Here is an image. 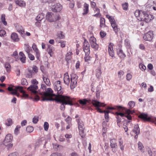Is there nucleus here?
<instances>
[{"instance_id": "obj_1", "label": "nucleus", "mask_w": 156, "mask_h": 156, "mask_svg": "<svg viewBox=\"0 0 156 156\" xmlns=\"http://www.w3.org/2000/svg\"><path fill=\"white\" fill-rule=\"evenodd\" d=\"M53 91L51 88H48L46 92L43 93V101H55L57 102L61 103L60 109L61 110H64L65 108V105H73V99L70 97L66 96H57L54 98H53V96L55 95L53 94Z\"/></svg>"}, {"instance_id": "obj_2", "label": "nucleus", "mask_w": 156, "mask_h": 156, "mask_svg": "<svg viewBox=\"0 0 156 156\" xmlns=\"http://www.w3.org/2000/svg\"><path fill=\"white\" fill-rule=\"evenodd\" d=\"M12 140L13 136L10 134H8L5 137L3 144L8 150L11 148L13 146V144L12 143Z\"/></svg>"}, {"instance_id": "obj_3", "label": "nucleus", "mask_w": 156, "mask_h": 156, "mask_svg": "<svg viewBox=\"0 0 156 156\" xmlns=\"http://www.w3.org/2000/svg\"><path fill=\"white\" fill-rule=\"evenodd\" d=\"M46 19L49 22H54L60 19V17L58 14L48 12L46 15Z\"/></svg>"}, {"instance_id": "obj_4", "label": "nucleus", "mask_w": 156, "mask_h": 156, "mask_svg": "<svg viewBox=\"0 0 156 156\" xmlns=\"http://www.w3.org/2000/svg\"><path fill=\"white\" fill-rule=\"evenodd\" d=\"M138 117L143 119L144 122H150L154 123L155 122H156V117L152 116L148 117L147 114L144 113L141 114L139 115Z\"/></svg>"}, {"instance_id": "obj_5", "label": "nucleus", "mask_w": 156, "mask_h": 156, "mask_svg": "<svg viewBox=\"0 0 156 156\" xmlns=\"http://www.w3.org/2000/svg\"><path fill=\"white\" fill-rule=\"evenodd\" d=\"M55 91L57 92V94L53 96L56 97L57 96H63L62 94L63 93L62 89L61 84L60 81L59 80L55 82Z\"/></svg>"}, {"instance_id": "obj_6", "label": "nucleus", "mask_w": 156, "mask_h": 156, "mask_svg": "<svg viewBox=\"0 0 156 156\" xmlns=\"http://www.w3.org/2000/svg\"><path fill=\"white\" fill-rule=\"evenodd\" d=\"M146 12L142 11L136 10L135 12V15L137 19L140 21H144Z\"/></svg>"}, {"instance_id": "obj_7", "label": "nucleus", "mask_w": 156, "mask_h": 156, "mask_svg": "<svg viewBox=\"0 0 156 156\" xmlns=\"http://www.w3.org/2000/svg\"><path fill=\"white\" fill-rule=\"evenodd\" d=\"M78 76L75 74H72L71 76L70 88L74 89L77 85Z\"/></svg>"}, {"instance_id": "obj_8", "label": "nucleus", "mask_w": 156, "mask_h": 156, "mask_svg": "<svg viewBox=\"0 0 156 156\" xmlns=\"http://www.w3.org/2000/svg\"><path fill=\"white\" fill-rule=\"evenodd\" d=\"M91 103L96 108L97 111L100 113H103L104 112V111H102L100 108L101 107H104L105 106L103 105V103H101L96 100H92Z\"/></svg>"}, {"instance_id": "obj_9", "label": "nucleus", "mask_w": 156, "mask_h": 156, "mask_svg": "<svg viewBox=\"0 0 156 156\" xmlns=\"http://www.w3.org/2000/svg\"><path fill=\"white\" fill-rule=\"evenodd\" d=\"M76 121L78 125V128L79 131V134L82 137H83L84 130L85 128L83 122L80 119H77Z\"/></svg>"}, {"instance_id": "obj_10", "label": "nucleus", "mask_w": 156, "mask_h": 156, "mask_svg": "<svg viewBox=\"0 0 156 156\" xmlns=\"http://www.w3.org/2000/svg\"><path fill=\"white\" fill-rule=\"evenodd\" d=\"M91 47L95 50H98L99 46L96 43V39L94 37H91L89 40Z\"/></svg>"}, {"instance_id": "obj_11", "label": "nucleus", "mask_w": 156, "mask_h": 156, "mask_svg": "<svg viewBox=\"0 0 156 156\" xmlns=\"http://www.w3.org/2000/svg\"><path fill=\"white\" fill-rule=\"evenodd\" d=\"M38 88L37 86L36 85H31L27 88V90L32 95H37L38 93L37 91Z\"/></svg>"}, {"instance_id": "obj_12", "label": "nucleus", "mask_w": 156, "mask_h": 156, "mask_svg": "<svg viewBox=\"0 0 156 156\" xmlns=\"http://www.w3.org/2000/svg\"><path fill=\"white\" fill-rule=\"evenodd\" d=\"M90 44L87 40L84 39L83 43V48L85 53L90 54Z\"/></svg>"}, {"instance_id": "obj_13", "label": "nucleus", "mask_w": 156, "mask_h": 156, "mask_svg": "<svg viewBox=\"0 0 156 156\" xmlns=\"http://www.w3.org/2000/svg\"><path fill=\"white\" fill-rule=\"evenodd\" d=\"M62 5L59 3H56L51 6V9L53 11L56 12H60L62 9Z\"/></svg>"}, {"instance_id": "obj_14", "label": "nucleus", "mask_w": 156, "mask_h": 156, "mask_svg": "<svg viewBox=\"0 0 156 156\" xmlns=\"http://www.w3.org/2000/svg\"><path fill=\"white\" fill-rule=\"evenodd\" d=\"M154 36L153 32L152 31H149L145 34L143 36V38L146 41H151Z\"/></svg>"}, {"instance_id": "obj_15", "label": "nucleus", "mask_w": 156, "mask_h": 156, "mask_svg": "<svg viewBox=\"0 0 156 156\" xmlns=\"http://www.w3.org/2000/svg\"><path fill=\"white\" fill-rule=\"evenodd\" d=\"M34 52L35 53V56L37 60H39L41 55L40 52L35 43H33L32 46Z\"/></svg>"}, {"instance_id": "obj_16", "label": "nucleus", "mask_w": 156, "mask_h": 156, "mask_svg": "<svg viewBox=\"0 0 156 156\" xmlns=\"http://www.w3.org/2000/svg\"><path fill=\"white\" fill-rule=\"evenodd\" d=\"M113 44L112 43H110L108 46V50L109 54L112 57H114V52L113 49Z\"/></svg>"}, {"instance_id": "obj_17", "label": "nucleus", "mask_w": 156, "mask_h": 156, "mask_svg": "<svg viewBox=\"0 0 156 156\" xmlns=\"http://www.w3.org/2000/svg\"><path fill=\"white\" fill-rule=\"evenodd\" d=\"M16 29L17 31L20 35L21 36L23 37H24L23 35L25 31L23 27L20 25H18L16 27Z\"/></svg>"}, {"instance_id": "obj_18", "label": "nucleus", "mask_w": 156, "mask_h": 156, "mask_svg": "<svg viewBox=\"0 0 156 156\" xmlns=\"http://www.w3.org/2000/svg\"><path fill=\"white\" fill-rule=\"evenodd\" d=\"M11 38L14 42H18L20 41L18 34L16 33L13 32L11 34Z\"/></svg>"}, {"instance_id": "obj_19", "label": "nucleus", "mask_w": 156, "mask_h": 156, "mask_svg": "<svg viewBox=\"0 0 156 156\" xmlns=\"http://www.w3.org/2000/svg\"><path fill=\"white\" fill-rule=\"evenodd\" d=\"M89 12V5L86 3H85L83 5V12L82 14L85 15L87 14Z\"/></svg>"}, {"instance_id": "obj_20", "label": "nucleus", "mask_w": 156, "mask_h": 156, "mask_svg": "<svg viewBox=\"0 0 156 156\" xmlns=\"http://www.w3.org/2000/svg\"><path fill=\"white\" fill-rule=\"evenodd\" d=\"M107 109L110 110H117L119 112H121L125 109V108L121 106H115L113 107H107Z\"/></svg>"}, {"instance_id": "obj_21", "label": "nucleus", "mask_w": 156, "mask_h": 156, "mask_svg": "<svg viewBox=\"0 0 156 156\" xmlns=\"http://www.w3.org/2000/svg\"><path fill=\"white\" fill-rule=\"evenodd\" d=\"M107 109L110 110H117L119 112H121L125 109V108L121 106H115L113 107H107Z\"/></svg>"}, {"instance_id": "obj_22", "label": "nucleus", "mask_w": 156, "mask_h": 156, "mask_svg": "<svg viewBox=\"0 0 156 156\" xmlns=\"http://www.w3.org/2000/svg\"><path fill=\"white\" fill-rule=\"evenodd\" d=\"M8 91H10V94L12 95H15L16 96L19 97V94L18 93L17 90L14 89L12 87H9L8 88Z\"/></svg>"}, {"instance_id": "obj_23", "label": "nucleus", "mask_w": 156, "mask_h": 156, "mask_svg": "<svg viewBox=\"0 0 156 156\" xmlns=\"http://www.w3.org/2000/svg\"><path fill=\"white\" fill-rule=\"evenodd\" d=\"M19 58L20 60L23 63L26 62V57L23 52L21 51L19 53Z\"/></svg>"}, {"instance_id": "obj_24", "label": "nucleus", "mask_w": 156, "mask_h": 156, "mask_svg": "<svg viewBox=\"0 0 156 156\" xmlns=\"http://www.w3.org/2000/svg\"><path fill=\"white\" fill-rule=\"evenodd\" d=\"M125 111V114H127V115L125 116L129 120H131L132 119L131 116L130 115V114H132L134 112L132 110H131L130 109H124Z\"/></svg>"}, {"instance_id": "obj_25", "label": "nucleus", "mask_w": 156, "mask_h": 156, "mask_svg": "<svg viewBox=\"0 0 156 156\" xmlns=\"http://www.w3.org/2000/svg\"><path fill=\"white\" fill-rule=\"evenodd\" d=\"M154 17L152 15L146 13L144 21L146 23L149 22L154 19Z\"/></svg>"}, {"instance_id": "obj_26", "label": "nucleus", "mask_w": 156, "mask_h": 156, "mask_svg": "<svg viewBox=\"0 0 156 156\" xmlns=\"http://www.w3.org/2000/svg\"><path fill=\"white\" fill-rule=\"evenodd\" d=\"M64 81L65 83L68 85L70 82V79L68 73L64 74Z\"/></svg>"}, {"instance_id": "obj_27", "label": "nucleus", "mask_w": 156, "mask_h": 156, "mask_svg": "<svg viewBox=\"0 0 156 156\" xmlns=\"http://www.w3.org/2000/svg\"><path fill=\"white\" fill-rule=\"evenodd\" d=\"M24 49L25 51L26 52L27 54L30 53V52L32 51L31 47L28 43L24 44Z\"/></svg>"}, {"instance_id": "obj_28", "label": "nucleus", "mask_w": 156, "mask_h": 156, "mask_svg": "<svg viewBox=\"0 0 156 156\" xmlns=\"http://www.w3.org/2000/svg\"><path fill=\"white\" fill-rule=\"evenodd\" d=\"M117 54L119 57L121 58L124 59L126 56V55L124 53L122 50L121 49H120L117 51Z\"/></svg>"}, {"instance_id": "obj_29", "label": "nucleus", "mask_w": 156, "mask_h": 156, "mask_svg": "<svg viewBox=\"0 0 156 156\" xmlns=\"http://www.w3.org/2000/svg\"><path fill=\"white\" fill-rule=\"evenodd\" d=\"M110 146L112 148H116L117 147L116 140L114 139H112L110 140Z\"/></svg>"}, {"instance_id": "obj_30", "label": "nucleus", "mask_w": 156, "mask_h": 156, "mask_svg": "<svg viewBox=\"0 0 156 156\" xmlns=\"http://www.w3.org/2000/svg\"><path fill=\"white\" fill-rule=\"evenodd\" d=\"M73 54L71 51H68L66 55L65 59L66 62H68L72 58L71 55Z\"/></svg>"}, {"instance_id": "obj_31", "label": "nucleus", "mask_w": 156, "mask_h": 156, "mask_svg": "<svg viewBox=\"0 0 156 156\" xmlns=\"http://www.w3.org/2000/svg\"><path fill=\"white\" fill-rule=\"evenodd\" d=\"M140 129L138 124H136L135 125L133 129V132L135 133L137 135H138L140 133Z\"/></svg>"}, {"instance_id": "obj_32", "label": "nucleus", "mask_w": 156, "mask_h": 156, "mask_svg": "<svg viewBox=\"0 0 156 156\" xmlns=\"http://www.w3.org/2000/svg\"><path fill=\"white\" fill-rule=\"evenodd\" d=\"M43 79L45 84L48 86H50L51 83L49 79L46 76H43Z\"/></svg>"}, {"instance_id": "obj_33", "label": "nucleus", "mask_w": 156, "mask_h": 156, "mask_svg": "<svg viewBox=\"0 0 156 156\" xmlns=\"http://www.w3.org/2000/svg\"><path fill=\"white\" fill-rule=\"evenodd\" d=\"M90 54L85 53V56L84 57V60L85 62L89 63L90 61L91 57L89 55Z\"/></svg>"}, {"instance_id": "obj_34", "label": "nucleus", "mask_w": 156, "mask_h": 156, "mask_svg": "<svg viewBox=\"0 0 156 156\" xmlns=\"http://www.w3.org/2000/svg\"><path fill=\"white\" fill-rule=\"evenodd\" d=\"M94 12H97V13L93 15L94 16L96 17H99L101 16L100 13V9L97 7L95 8V10H94Z\"/></svg>"}, {"instance_id": "obj_35", "label": "nucleus", "mask_w": 156, "mask_h": 156, "mask_svg": "<svg viewBox=\"0 0 156 156\" xmlns=\"http://www.w3.org/2000/svg\"><path fill=\"white\" fill-rule=\"evenodd\" d=\"M47 45L48 46V48H47V51L50 55L51 56L53 54V47L50 45Z\"/></svg>"}, {"instance_id": "obj_36", "label": "nucleus", "mask_w": 156, "mask_h": 156, "mask_svg": "<svg viewBox=\"0 0 156 156\" xmlns=\"http://www.w3.org/2000/svg\"><path fill=\"white\" fill-rule=\"evenodd\" d=\"M15 2L16 4L20 6H23L24 5L25 3H23V0H15Z\"/></svg>"}, {"instance_id": "obj_37", "label": "nucleus", "mask_w": 156, "mask_h": 156, "mask_svg": "<svg viewBox=\"0 0 156 156\" xmlns=\"http://www.w3.org/2000/svg\"><path fill=\"white\" fill-rule=\"evenodd\" d=\"M12 124V120L11 118H8L5 121V124L8 126H10Z\"/></svg>"}, {"instance_id": "obj_38", "label": "nucleus", "mask_w": 156, "mask_h": 156, "mask_svg": "<svg viewBox=\"0 0 156 156\" xmlns=\"http://www.w3.org/2000/svg\"><path fill=\"white\" fill-rule=\"evenodd\" d=\"M100 26L101 27H105V20L104 18L101 17L100 18Z\"/></svg>"}, {"instance_id": "obj_39", "label": "nucleus", "mask_w": 156, "mask_h": 156, "mask_svg": "<svg viewBox=\"0 0 156 156\" xmlns=\"http://www.w3.org/2000/svg\"><path fill=\"white\" fill-rule=\"evenodd\" d=\"M106 17L108 19L111 23L116 21L114 18L112 16H110L109 15H107Z\"/></svg>"}, {"instance_id": "obj_40", "label": "nucleus", "mask_w": 156, "mask_h": 156, "mask_svg": "<svg viewBox=\"0 0 156 156\" xmlns=\"http://www.w3.org/2000/svg\"><path fill=\"white\" fill-rule=\"evenodd\" d=\"M5 67L6 69L7 72H9L11 70V66L10 63H5Z\"/></svg>"}, {"instance_id": "obj_41", "label": "nucleus", "mask_w": 156, "mask_h": 156, "mask_svg": "<svg viewBox=\"0 0 156 156\" xmlns=\"http://www.w3.org/2000/svg\"><path fill=\"white\" fill-rule=\"evenodd\" d=\"M44 18V14L42 13L39 14L37 17L36 19L37 21H41Z\"/></svg>"}, {"instance_id": "obj_42", "label": "nucleus", "mask_w": 156, "mask_h": 156, "mask_svg": "<svg viewBox=\"0 0 156 156\" xmlns=\"http://www.w3.org/2000/svg\"><path fill=\"white\" fill-rule=\"evenodd\" d=\"M119 147L121 150L123 151L124 149V146L123 145V141L121 140V139H120L119 140Z\"/></svg>"}, {"instance_id": "obj_43", "label": "nucleus", "mask_w": 156, "mask_h": 156, "mask_svg": "<svg viewBox=\"0 0 156 156\" xmlns=\"http://www.w3.org/2000/svg\"><path fill=\"white\" fill-rule=\"evenodd\" d=\"M122 7L123 10L126 11L128 9V4L127 2H125L122 4Z\"/></svg>"}, {"instance_id": "obj_44", "label": "nucleus", "mask_w": 156, "mask_h": 156, "mask_svg": "<svg viewBox=\"0 0 156 156\" xmlns=\"http://www.w3.org/2000/svg\"><path fill=\"white\" fill-rule=\"evenodd\" d=\"M135 105V103L133 101H129L128 104V105L129 106V109H132Z\"/></svg>"}, {"instance_id": "obj_45", "label": "nucleus", "mask_w": 156, "mask_h": 156, "mask_svg": "<svg viewBox=\"0 0 156 156\" xmlns=\"http://www.w3.org/2000/svg\"><path fill=\"white\" fill-rule=\"evenodd\" d=\"M1 20L3 24L6 25L7 24V22L5 21V14H2L1 15Z\"/></svg>"}, {"instance_id": "obj_46", "label": "nucleus", "mask_w": 156, "mask_h": 156, "mask_svg": "<svg viewBox=\"0 0 156 156\" xmlns=\"http://www.w3.org/2000/svg\"><path fill=\"white\" fill-rule=\"evenodd\" d=\"M105 117L106 119L108 120L109 119L108 114L110 112L109 110H104Z\"/></svg>"}, {"instance_id": "obj_47", "label": "nucleus", "mask_w": 156, "mask_h": 156, "mask_svg": "<svg viewBox=\"0 0 156 156\" xmlns=\"http://www.w3.org/2000/svg\"><path fill=\"white\" fill-rule=\"evenodd\" d=\"M62 33V31L58 32L57 35V37L62 39H64L65 37V36Z\"/></svg>"}, {"instance_id": "obj_48", "label": "nucleus", "mask_w": 156, "mask_h": 156, "mask_svg": "<svg viewBox=\"0 0 156 156\" xmlns=\"http://www.w3.org/2000/svg\"><path fill=\"white\" fill-rule=\"evenodd\" d=\"M21 84L23 85H27L28 83L27 80L25 78H22L21 80Z\"/></svg>"}, {"instance_id": "obj_49", "label": "nucleus", "mask_w": 156, "mask_h": 156, "mask_svg": "<svg viewBox=\"0 0 156 156\" xmlns=\"http://www.w3.org/2000/svg\"><path fill=\"white\" fill-rule=\"evenodd\" d=\"M124 74V73L123 71L122 70H120L118 72V76L119 78L121 79V77L122 76H123Z\"/></svg>"}, {"instance_id": "obj_50", "label": "nucleus", "mask_w": 156, "mask_h": 156, "mask_svg": "<svg viewBox=\"0 0 156 156\" xmlns=\"http://www.w3.org/2000/svg\"><path fill=\"white\" fill-rule=\"evenodd\" d=\"M34 130L33 127L30 126H29L27 127L26 128V130L27 132L28 133H31Z\"/></svg>"}, {"instance_id": "obj_51", "label": "nucleus", "mask_w": 156, "mask_h": 156, "mask_svg": "<svg viewBox=\"0 0 156 156\" xmlns=\"http://www.w3.org/2000/svg\"><path fill=\"white\" fill-rule=\"evenodd\" d=\"M16 89L19 90V91L21 93H22L25 91L23 90V87L22 86H17L16 87Z\"/></svg>"}, {"instance_id": "obj_52", "label": "nucleus", "mask_w": 156, "mask_h": 156, "mask_svg": "<svg viewBox=\"0 0 156 156\" xmlns=\"http://www.w3.org/2000/svg\"><path fill=\"white\" fill-rule=\"evenodd\" d=\"M49 124L47 122H45L44 125V128L45 131H47L48 129Z\"/></svg>"}, {"instance_id": "obj_53", "label": "nucleus", "mask_w": 156, "mask_h": 156, "mask_svg": "<svg viewBox=\"0 0 156 156\" xmlns=\"http://www.w3.org/2000/svg\"><path fill=\"white\" fill-rule=\"evenodd\" d=\"M80 104L83 105H85L87 104L86 101V99H84L83 100H80L79 101Z\"/></svg>"}, {"instance_id": "obj_54", "label": "nucleus", "mask_w": 156, "mask_h": 156, "mask_svg": "<svg viewBox=\"0 0 156 156\" xmlns=\"http://www.w3.org/2000/svg\"><path fill=\"white\" fill-rule=\"evenodd\" d=\"M28 57L31 60H34L35 59V57L34 55L32 54H31L30 53L27 54Z\"/></svg>"}, {"instance_id": "obj_55", "label": "nucleus", "mask_w": 156, "mask_h": 156, "mask_svg": "<svg viewBox=\"0 0 156 156\" xmlns=\"http://www.w3.org/2000/svg\"><path fill=\"white\" fill-rule=\"evenodd\" d=\"M20 128V125H17L15 129L14 133L16 134H17L19 131V129Z\"/></svg>"}, {"instance_id": "obj_56", "label": "nucleus", "mask_w": 156, "mask_h": 156, "mask_svg": "<svg viewBox=\"0 0 156 156\" xmlns=\"http://www.w3.org/2000/svg\"><path fill=\"white\" fill-rule=\"evenodd\" d=\"M113 30L116 34H118V32L120 30V29L118 27V26L113 28Z\"/></svg>"}, {"instance_id": "obj_57", "label": "nucleus", "mask_w": 156, "mask_h": 156, "mask_svg": "<svg viewBox=\"0 0 156 156\" xmlns=\"http://www.w3.org/2000/svg\"><path fill=\"white\" fill-rule=\"evenodd\" d=\"M101 72L100 69H97V73H96V76L98 78H99L101 76Z\"/></svg>"}, {"instance_id": "obj_58", "label": "nucleus", "mask_w": 156, "mask_h": 156, "mask_svg": "<svg viewBox=\"0 0 156 156\" xmlns=\"http://www.w3.org/2000/svg\"><path fill=\"white\" fill-rule=\"evenodd\" d=\"M115 114L117 115L116 116H119V117L120 116L122 117L125 116V114L121 112H116L115 113Z\"/></svg>"}, {"instance_id": "obj_59", "label": "nucleus", "mask_w": 156, "mask_h": 156, "mask_svg": "<svg viewBox=\"0 0 156 156\" xmlns=\"http://www.w3.org/2000/svg\"><path fill=\"white\" fill-rule=\"evenodd\" d=\"M22 94V97L23 98H24L27 99L29 98V95L27 94L26 93L25 91Z\"/></svg>"}, {"instance_id": "obj_60", "label": "nucleus", "mask_w": 156, "mask_h": 156, "mask_svg": "<svg viewBox=\"0 0 156 156\" xmlns=\"http://www.w3.org/2000/svg\"><path fill=\"white\" fill-rule=\"evenodd\" d=\"M132 75L131 74L128 73L127 74L126 76V79L128 80H130L132 78Z\"/></svg>"}, {"instance_id": "obj_61", "label": "nucleus", "mask_w": 156, "mask_h": 156, "mask_svg": "<svg viewBox=\"0 0 156 156\" xmlns=\"http://www.w3.org/2000/svg\"><path fill=\"white\" fill-rule=\"evenodd\" d=\"M139 67L140 69L142 71L145 70L146 69V66L142 64H140Z\"/></svg>"}, {"instance_id": "obj_62", "label": "nucleus", "mask_w": 156, "mask_h": 156, "mask_svg": "<svg viewBox=\"0 0 156 156\" xmlns=\"http://www.w3.org/2000/svg\"><path fill=\"white\" fill-rule=\"evenodd\" d=\"M33 71L34 73H36L38 72V69L37 67L36 66H34L32 68Z\"/></svg>"}, {"instance_id": "obj_63", "label": "nucleus", "mask_w": 156, "mask_h": 156, "mask_svg": "<svg viewBox=\"0 0 156 156\" xmlns=\"http://www.w3.org/2000/svg\"><path fill=\"white\" fill-rule=\"evenodd\" d=\"M138 148L140 150H142L143 149V148H144L143 145L141 142H139L138 143Z\"/></svg>"}, {"instance_id": "obj_64", "label": "nucleus", "mask_w": 156, "mask_h": 156, "mask_svg": "<svg viewBox=\"0 0 156 156\" xmlns=\"http://www.w3.org/2000/svg\"><path fill=\"white\" fill-rule=\"evenodd\" d=\"M8 156H19V154L18 153L15 152L10 154Z\"/></svg>"}]
</instances>
